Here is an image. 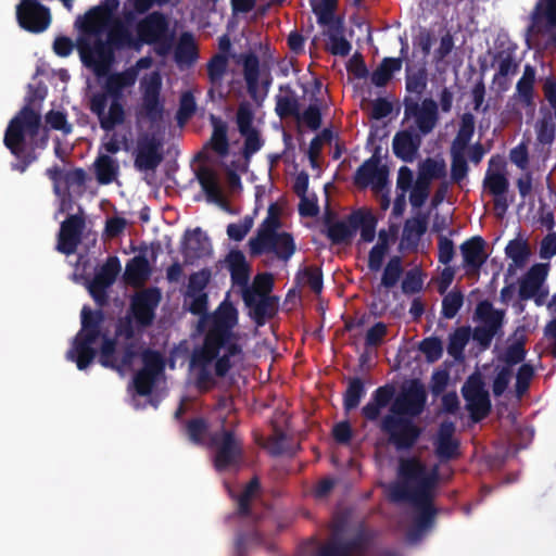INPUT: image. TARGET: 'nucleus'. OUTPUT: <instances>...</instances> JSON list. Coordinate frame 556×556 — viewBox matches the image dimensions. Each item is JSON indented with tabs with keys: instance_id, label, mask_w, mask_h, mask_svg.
Returning a JSON list of instances; mask_svg holds the SVG:
<instances>
[{
	"instance_id": "obj_21",
	"label": "nucleus",
	"mask_w": 556,
	"mask_h": 556,
	"mask_svg": "<svg viewBox=\"0 0 556 556\" xmlns=\"http://www.w3.org/2000/svg\"><path fill=\"white\" fill-rule=\"evenodd\" d=\"M212 245L207 236L200 229L187 232L184 242V256L197 260L210 255Z\"/></svg>"
},
{
	"instance_id": "obj_5",
	"label": "nucleus",
	"mask_w": 556,
	"mask_h": 556,
	"mask_svg": "<svg viewBox=\"0 0 556 556\" xmlns=\"http://www.w3.org/2000/svg\"><path fill=\"white\" fill-rule=\"evenodd\" d=\"M400 482L390 486V500L395 503L408 502L415 508L410 536L417 538L435 523L438 509L433 505L434 490L439 482V467L430 470L417 457L402 458L399 463Z\"/></svg>"
},
{
	"instance_id": "obj_54",
	"label": "nucleus",
	"mask_w": 556,
	"mask_h": 556,
	"mask_svg": "<svg viewBox=\"0 0 556 556\" xmlns=\"http://www.w3.org/2000/svg\"><path fill=\"white\" fill-rule=\"evenodd\" d=\"M520 282V295L522 299L532 298H544L547 295V291L543 290V283L545 280H517Z\"/></svg>"
},
{
	"instance_id": "obj_8",
	"label": "nucleus",
	"mask_w": 556,
	"mask_h": 556,
	"mask_svg": "<svg viewBox=\"0 0 556 556\" xmlns=\"http://www.w3.org/2000/svg\"><path fill=\"white\" fill-rule=\"evenodd\" d=\"M215 447L214 466L224 471L237 467L243 459V443L232 430L223 429L212 438Z\"/></svg>"
},
{
	"instance_id": "obj_13",
	"label": "nucleus",
	"mask_w": 556,
	"mask_h": 556,
	"mask_svg": "<svg viewBox=\"0 0 556 556\" xmlns=\"http://www.w3.org/2000/svg\"><path fill=\"white\" fill-rule=\"evenodd\" d=\"M142 100L139 114L155 119L160 117L162 104L160 101L161 77L156 72L144 76L140 83Z\"/></svg>"
},
{
	"instance_id": "obj_26",
	"label": "nucleus",
	"mask_w": 556,
	"mask_h": 556,
	"mask_svg": "<svg viewBox=\"0 0 556 556\" xmlns=\"http://www.w3.org/2000/svg\"><path fill=\"white\" fill-rule=\"evenodd\" d=\"M181 432L194 445H203L210 430V424L204 417H194L181 422Z\"/></svg>"
},
{
	"instance_id": "obj_45",
	"label": "nucleus",
	"mask_w": 556,
	"mask_h": 556,
	"mask_svg": "<svg viewBox=\"0 0 556 556\" xmlns=\"http://www.w3.org/2000/svg\"><path fill=\"white\" fill-rule=\"evenodd\" d=\"M473 128L475 121L472 115L465 114L462 118V126L459 128L458 135L453 143V151H463L466 148L473 134Z\"/></svg>"
},
{
	"instance_id": "obj_62",
	"label": "nucleus",
	"mask_w": 556,
	"mask_h": 556,
	"mask_svg": "<svg viewBox=\"0 0 556 556\" xmlns=\"http://www.w3.org/2000/svg\"><path fill=\"white\" fill-rule=\"evenodd\" d=\"M237 123L240 131H248L251 129L256 128L253 125V112L252 108L248 103H242L239 106L238 113H237Z\"/></svg>"
},
{
	"instance_id": "obj_18",
	"label": "nucleus",
	"mask_w": 556,
	"mask_h": 556,
	"mask_svg": "<svg viewBox=\"0 0 556 556\" xmlns=\"http://www.w3.org/2000/svg\"><path fill=\"white\" fill-rule=\"evenodd\" d=\"M460 252L463 264L467 268V274H478V269L488 257L485 242L480 237H473L460 245Z\"/></svg>"
},
{
	"instance_id": "obj_10",
	"label": "nucleus",
	"mask_w": 556,
	"mask_h": 556,
	"mask_svg": "<svg viewBox=\"0 0 556 556\" xmlns=\"http://www.w3.org/2000/svg\"><path fill=\"white\" fill-rule=\"evenodd\" d=\"M161 301L159 289H147L135 294L127 312L135 318L139 332L150 327L155 318V309Z\"/></svg>"
},
{
	"instance_id": "obj_57",
	"label": "nucleus",
	"mask_w": 556,
	"mask_h": 556,
	"mask_svg": "<svg viewBox=\"0 0 556 556\" xmlns=\"http://www.w3.org/2000/svg\"><path fill=\"white\" fill-rule=\"evenodd\" d=\"M387 333H388L387 325L382 321L376 323L366 332L365 345L367 348H377V346L381 345Z\"/></svg>"
},
{
	"instance_id": "obj_28",
	"label": "nucleus",
	"mask_w": 556,
	"mask_h": 556,
	"mask_svg": "<svg viewBox=\"0 0 556 556\" xmlns=\"http://www.w3.org/2000/svg\"><path fill=\"white\" fill-rule=\"evenodd\" d=\"M366 394L365 383L359 377H351L348 380V387L343 393V408L351 412L358 407L362 399Z\"/></svg>"
},
{
	"instance_id": "obj_39",
	"label": "nucleus",
	"mask_w": 556,
	"mask_h": 556,
	"mask_svg": "<svg viewBox=\"0 0 556 556\" xmlns=\"http://www.w3.org/2000/svg\"><path fill=\"white\" fill-rule=\"evenodd\" d=\"M401 68L399 59H386L381 65L374 72L371 80L376 86L386 85L392 74Z\"/></svg>"
},
{
	"instance_id": "obj_2",
	"label": "nucleus",
	"mask_w": 556,
	"mask_h": 556,
	"mask_svg": "<svg viewBox=\"0 0 556 556\" xmlns=\"http://www.w3.org/2000/svg\"><path fill=\"white\" fill-rule=\"evenodd\" d=\"M118 7L119 0H102L76 21L80 28L77 45L83 61L98 76L106 74L113 61L114 48L153 42L165 30L163 16L153 13L137 25L134 35L129 28L130 23H124L116 16Z\"/></svg>"
},
{
	"instance_id": "obj_37",
	"label": "nucleus",
	"mask_w": 556,
	"mask_h": 556,
	"mask_svg": "<svg viewBox=\"0 0 556 556\" xmlns=\"http://www.w3.org/2000/svg\"><path fill=\"white\" fill-rule=\"evenodd\" d=\"M89 291L98 306L102 307L108 304V289L111 288L116 280H81Z\"/></svg>"
},
{
	"instance_id": "obj_20",
	"label": "nucleus",
	"mask_w": 556,
	"mask_h": 556,
	"mask_svg": "<svg viewBox=\"0 0 556 556\" xmlns=\"http://www.w3.org/2000/svg\"><path fill=\"white\" fill-rule=\"evenodd\" d=\"M511 339L513 342H510L507 345L504 353L500 356L498 359L504 363V366L513 369L514 366L522 363L527 355V336L525 327H517L511 336Z\"/></svg>"
},
{
	"instance_id": "obj_7",
	"label": "nucleus",
	"mask_w": 556,
	"mask_h": 556,
	"mask_svg": "<svg viewBox=\"0 0 556 556\" xmlns=\"http://www.w3.org/2000/svg\"><path fill=\"white\" fill-rule=\"evenodd\" d=\"M275 280H232L240 287L249 316L262 327L278 313L279 298L271 294Z\"/></svg>"
},
{
	"instance_id": "obj_22",
	"label": "nucleus",
	"mask_w": 556,
	"mask_h": 556,
	"mask_svg": "<svg viewBox=\"0 0 556 556\" xmlns=\"http://www.w3.org/2000/svg\"><path fill=\"white\" fill-rule=\"evenodd\" d=\"M157 143L154 138L142 136L138 140L135 165L139 169H152L160 163Z\"/></svg>"
},
{
	"instance_id": "obj_47",
	"label": "nucleus",
	"mask_w": 556,
	"mask_h": 556,
	"mask_svg": "<svg viewBox=\"0 0 556 556\" xmlns=\"http://www.w3.org/2000/svg\"><path fill=\"white\" fill-rule=\"evenodd\" d=\"M536 139L540 143L549 144L555 137V124L551 114H545L535 126Z\"/></svg>"
},
{
	"instance_id": "obj_27",
	"label": "nucleus",
	"mask_w": 556,
	"mask_h": 556,
	"mask_svg": "<svg viewBox=\"0 0 556 556\" xmlns=\"http://www.w3.org/2000/svg\"><path fill=\"white\" fill-rule=\"evenodd\" d=\"M416 125L424 134L431 131L437 124V103L426 99L421 102L415 113Z\"/></svg>"
},
{
	"instance_id": "obj_49",
	"label": "nucleus",
	"mask_w": 556,
	"mask_h": 556,
	"mask_svg": "<svg viewBox=\"0 0 556 556\" xmlns=\"http://www.w3.org/2000/svg\"><path fill=\"white\" fill-rule=\"evenodd\" d=\"M534 377V368L530 364H522L516 374L515 389L519 397H521L528 390L532 378Z\"/></svg>"
},
{
	"instance_id": "obj_64",
	"label": "nucleus",
	"mask_w": 556,
	"mask_h": 556,
	"mask_svg": "<svg viewBox=\"0 0 556 556\" xmlns=\"http://www.w3.org/2000/svg\"><path fill=\"white\" fill-rule=\"evenodd\" d=\"M538 14L556 26V0H541L538 4Z\"/></svg>"
},
{
	"instance_id": "obj_40",
	"label": "nucleus",
	"mask_w": 556,
	"mask_h": 556,
	"mask_svg": "<svg viewBox=\"0 0 556 556\" xmlns=\"http://www.w3.org/2000/svg\"><path fill=\"white\" fill-rule=\"evenodd\" d=\"M213 134L211 137L210 144L213 150L219 154H225L228 149V141L226 137L227 127L222 121L212 117Z\"/></svg>"
},
{
	"instance_id": "obj_19",
	"label": "nucleus",
	"mask_w": 556,
	"mask_h": 556,
	"mask_svg": "<svg viewBox=\"0 0 556 556\" xmlns=\"http://www.w3.org/2000/svg\"><path fill=\"white\" fill-rule=\"evenodd\" d=\"M388 173L383 167H379L377 162L369 160L357 170L355 182L359 187L371 186L376 192H380L387 185Z\"/></svg>"
},
{
	"instance_id": "obj_12",
	"label": "nucleus",
	"mask_w": 556,
	"mask_h": 556,
	"mask_svg": "<svg viewBox=\"0 0 556 556\" xmlns=\"http://www.w3.org/2000/svg\"><path fill=\"white\" fill-rule=\"evenodd\" d=\"M39 115L29 109H24L8 127L4 142L13 152L18 148L23 136L29 134L34 136L39 126Z\"/></svg>"
},
{
	"instance_id": "obj_44",
	"label": "nucleus",
	"mask_w": 556,
	"mask_h": 556,
	"mask_svg": "<svg viewBox=\"0 0 556 556\" xmlns=\"http://www.w3.org/2000/svg\"><path fill=\"white\" fill-rule=\"evenodd\" d=\"M142 370L160 376L164 371V359L160 352L147 349L141 354Z\"/></svg>"
},
{
	"instance_id": "obj_11",
	"label": "nucleus",
	"mask_w": 556,
	"mask_h": 556,
	"mask_svg": "<svg viewBox=\"0 0 556 556\" xmlns=\"http://www.w3.org/2000/svg\"><path fill=\"white\" fill-rule=\"evenodd\" d=\"M90 109L98 116L100 126L105 130L124 124L126 119V111L121 101L105 93L94 94L90 102Z\"/></svg>"
},
{
	"instance_id": "obj_25",
	"label": "nucleus",
	"mask_w": 556,
	"mask_h": 556,
	"mask_svg": "<svg viewBox=\"0 0 556 556\" xmlns=\"http://www.w3.org/2000/svg\"><path fill=\"white\" fill-rule=\"evenodd\" d=\"M199 181L206 193L207 198L215 203L222 204L224 203V193L220 185L219 175L207 167L202 168L199 172Z\"/></svg>"
},
{
	"instance_id": "obj_48",
	"label": "nucleus",
	"mask_w": 556,
	"mask_h": 556,
	"mask_svg": "<svg viewBox=\"0 0 556 556\" xmlns=\"http://www.w3.org/2000/svg\"><path fill=\"white\" fill-rule=\"evenodd\" d=\"M534 79L535 71L530 65H527L525 67L522 77L517 84V93L527 103L530 101L532 96Z\"/></svg>"
},
{
	"instance_id": "obj_60",
	"label": "nucleus",
	"mask_w": 556,
	"mask_h": 556,
	"mask_svg": "<svg viewBox=\"0 0 556 556\" xmlns=\"http://www.w3.org/2000/svg\"><path fill=\"white\" fill-rule=\"evenodd\" d=\"M276 111L281 117L299 116L300 108L296 100L289 96L279 97L277 100Z\"/></svg>"
},
{
	"instance_id": "obj_31",
	"label": "nucleus",
	"mask_w": 556,
	"mask_h": 556,
	"mask_svg": "<svg viewBox=\"0 0 556 556\" xmlns=\"http://www.w3.org/2000/svg\"><path fill=\"white\" fill-rule=\"evenodd\" d=\"M352 214L334 222L328 227V236L334 243L349 242L355 235V223H352Z\"/></svg>"
},
{
	"instance_id": "obj_46",
	"label": "nucleus",
	"mask_w": 556,
	"mask_h": 556,
	"mask_svg": "<svg viewBox=\"0 0 556 556\" xmlns=\"http://www.w3.org/2000/svg\"><path fill=\"white\" fill-rule=\"evenodd\" d=\"M159 376L139 369L134 376V387L141 396L151 394Z\"/></svg>"
},
{
	"instance_id": "obj_17",
	"label": "nucleus",
	"mask_w": 556,
	"mask_h": 556,
	"mask_svg": "<svg viewBox=\"0 0 556 556\" xmlns=\"http://www.w3.org/2000/svg\"><path fill=\"white\" fill-rule=\"evenodd\" d=\"M396 186L404 194L410 190L409 201L414 206H421L428 198L429 184L424 178L414 180L413 172L406 166L399 169Z\"/></svg>"
},
{
	"instance_id": "obj_14",
	"label": "nucleus",
	"mask_w": 556,
	"mask_h": 556,
	"mask_svg": "<svg viewBox=\"0 0 556 556\" xmlns=\"http://www.w3.org/2000/svg\"><path fill=\"white\" fill-rule=\"evenodd\" d=\"M17 18L22 27L35 33L45 30L51 21L45 7L29 0L17 7Z\"/></svg>"
},
{
	"instance_id": "obj_38",
	"label": "nucleus",
	"mask_w": 556,
	"mask_h": 556,
	"mask_svg": "<svg viewBox=\"0 0 556 556\" xmlns=\"http://www.w3.org/2000/svg\"><path fill=\"white\" fill-rule=\"evenodd\" d=\"M464 303V294L460 290L454 289L444 295L442 300L441 314L444 318H454Z\"/></svg>"
},
{
	"instance_id": "obj_53",
	"label": "nucleus",
	"mask_w": 556,
	"mask_h": 556,
	"mask_svg": "<svg viewBox=\"0 0 556 556\" xmlns=\"http://www.w3.org/2000/svg\"><path fill=\"white\" fill-rule=\"evenodd\" d=\"M262 535L256 529L249 532H240L235 541V552L237 556H243L249 544H261Z\"/></svg>"
},
{
	"instance_id": "obj_6",
	"label": "nucleus",
	"mask_w": 556,
	"mask_h": 556,
	"mask_svg": "<svg viewBox=\"0 0 556 556\" xmlns=\"http://www.w3.org/2000/svg\"><path fill=\"white\" fill-rule=\"evenodd\" d=\"M279 213L276 205H270L267 217L262 223L257 235L249 240L252 255L273 252L281 260H288L295 252L293 238L280 231Z\"/></svg>"
},
{
	"instance_id": "obj_35",
	"label": "nucleus",
	"mask_w": 556,
	"mask_h": 556,
	"mask_svg": "<svg viewBox=\"0 0 556 556\" xmlns=\"http://www.w3.org/2000/svg\"><path fill=\"white\" fill-rule=\"evenodd\" d=\"M94 169L99 182L110 184L117 176L118 164L113 156L101 154L94 162Z\"/></svg>"
},
{
	"instance_id": "obj_41",
	"label": "nucleus",
	"mask_w": 556,
	"mask_h": 556,
	"mask_svg": "<svg viewBox=\"0 0 556 556\" xmlns=\"http://www.w3.org/2000/svg\"><path fill=\"white\" fill-rule=\"evenodd\" d=\"M355 551L348 541H333L319 549L318 556H352ZM384 556H400L397 553L388 552Z\"/></svg>"
},
{
	"instance_id": "obj_9",
	"label": "nucleus",
	"mask_w": 556,
	"mask_h": 556,
	"mask_svg": "<svg viewBox=\"0 0 556 556\" xmlns=\"http://www.w3.org/2000/svg\"><path fill=\"white\" fill-rule=\"evenodd\" d=\"M463 397L466 401V408L473 422H480L489 416L492 403L484 382L478 375L470 376L462 388Z\"/></svg>"
},
{
	"instance_id": "obj_24",
	"label": "nucleus",
	"mask_w": 556,
	"mask_h": 556,
	"mask_svg": "<svg viewBox=\"0 0 556 556\" xmlns=\"http://www.w3.org/2000/svg\"><path fill=\"white\" fill-rule=\"evenodd\" d=\"M420 139L410 131L403 130L393 138V151L404 161H412L419 148Z\"/></svg>"
},
{
	"instance_id": "obj_15",
	"label": "nucleus",
	"mask_w": 556,
	"mask_h": 556,
	"mask_svg": "<svg viewBox=\"0 0 556 556\" xmlns=\"http://www.w3.org/2000/svg\"><path fill=\"white\" fill-rule=\"evenodd\" d=\"M455 424L443 421L440 424L437 439L434 441V453L441 463L455 459L459 456L460 442L454 438Z\"/></svg>"
},
{
	"instance_id": "obj_43",
	"label": "nucleus",
	"mask_w": 556,
	"mask_h": 556,
	"mask_svg": "<svg viewBox=\"0 0 556 556\" xmlns=\"http://www.w3.org/2000/svg\"><path fill=\"white\" fill-rule=\"evenodd\" d=\"M228 60L225 55L218 54L207 65L208 77L211 84L218 88L222 86L223 79L227 71Z\"/></svg>"
},
{
	"instance_id": "obj_42",
	"label": "nucleus",
	"mask_w": 556,
	"mask_h": 556,
	"mask_svg": "<svg viewBox=\"0 0 556 556\" xmlns=\"http://www.w3.org/2000/svg\"><path fill=\"white\" fill-rule=\"evenodd\" d=\"M419 351L425 355L428 363H434L442 357L443 344L438 337L425 338L418 346Z\"/></svg>"
},
{
	"instance_id": "obj_29",
	"label": "nucleus",
	"mask_w": 556,
	"mask_h": 556,
	"mask_svg": "<svg viewBox=\"0 0 556 556\" xmlns=\"http://www.w3.org/2000/svg\"><path fill=\"white\" fill-rule=\"evenodd\" d=\"M352 223H355V231L359 229L361 239L365 242L372 241L376 232V217L370 211L359 210L352 213Z\"/></svg>"
},
{
	"instance_id": "obj_36",
	"label": "nucleus",
	"mask_w": 556,
	"mask_h": 556,
	"mask_svg": "<svg viewBox=\"0 0 556 556\" xmlns=\"http://www.w3.org/2000/svg\"><path fill=\"white\" fill-rule=\"evenodd\" d=\"M392 241V237L389 236L386 231L379 232L378 241L369 253L368 266L371 269L377 270L381 267L383 257Z\"/></svg>"
},
{
	"instance_id": "obj_30",
	"label": "nucleus",
	"mask_w": 556,
	"mask_h": 556,
	"mask_svg": "<svg viewBox=\"0 0 556 556\" xmlns=\"http://www.w3.org/2000/svg\"><path fill=\"white\" fill-rule=\"evenodd\" d=\"M476 315L483 326L498 332L503 324V313L493 307L489 301H482L477 305Z\"/></svg>"
},
{
	"instance_id": "obj_4",
	"label": "nucleus",
	"mask_w": 556,
	"mask_h": 556,
	"mask_svg": "<svg viewBox=\"0 0 556 556\" xmlns=\"http://www.w3.org/2000/svg\"><path fill=\"white\" fill-rule=\"evenodd\" d=\"M392 383L378 387L362 407V416L370 422L380 419V430L388 435L396 451H409L418 442L422 429L415 424L427 404V392L421 382L413 380L395 395Z\"/></svg>"
},
{
	"instance_id": "obj_33",
	"label": "nucleus",
	"mask_w": 556,
	"mask_h": 556,
	"mask_svg": "<svg viewBox=\"0 0 556 556\" xmlns=\"http://www.w3.org/2000/svg\"><path fill=\"white\" fill-rule=\"evenodd\" d=\"M505 253L513 262L510 266L521 268L526 265L531 252L528 242L523 238L518 237L508 242Z\"/></svg>"
},
{
	"instance_id": "obj_16",
	"label": "nucleus",
	"mask_w": 556,
	"mask_h": 556,
	"mask_svg": "<svg viewBox=\"0 0 556 556\" xmlns=\"http://www.w3.org/2000/svg\"><path fill=\"white\" fill-rule=\"evenodd\" d=\"M85 222L81 215H71L61 225L56 249L63 254L75 253Z\"/></svg>"
},
{
	"instance_id": "obj_23",
	"label": "nucleus",
	"mask_w": 556,
	"mask_h": 556,
	"mask_svg": "<svg viewBox=\"0 0 556 556\" xmlns=\"http://www.w3.org/2000/svg\"><path fill=\"white\" fill-rule=\"evenodd\" d=\"M137 76L138 71L135 67L109 75L103 85L106 91L105 94L117 98L125 89L136 83Z\"/></svg>"
},
{
	"instance_id": "obj_3",
	"label": "nucleus",
	"mask_w": 556,
	"mask_h": 556,
	"mask_svg": "<svg viewBox=\"0 0 556 556\" xmlns=\"http://www.w3.org/2000/svg\"><path fill=\"white\" fill-rule=\"evenodd\" d=\"M104 314L84 305L80 312V330L73 339L66 358L74 362L79 370H85L99 353V363L104 368L123 372L132 366L139 355V345L132 339L136 336L135 318L126 312L115 325V337L102 333Z\"/></svg>"
},
{
	"instance_id": "obj_59",
	"label": "nucleus",
	"mask_w": 556,
	"mask_h": 556,
	"mask_svg": "<svg viewBox=\"0 0 556 556\" xmlns=\"http://www.w3.org/2000/svg\"><path fill=\"white\" fill-rule=\"evenodd\" d=\"M298 121L309 128L316 129L320 125V112L317 103L309 104L303 112H299Z\"/></svg>"
},
{
	"instance_id": "obj_32",
	"label": "nucleus",
	"mask_w": 556,
	"mask_h": 556,
	"mask_svg": "<svg viewBox=\"0 0 556 556\" xmlns=\"http://www.w3.org/2000/svg\"><path fill=\"white\" fill-rule=\"evenodd\" d=\"M48 175L54 184V192L58 195L65 192L70 182L77 181L80 184L84 180V172L80 169L64 172L58 168H51L48 170Z\"/></svg>"
},
{
	"instance_id": "obj_51",
	"label": "nucleus",
	"mask_w": 556,
	"mask_h": 556,
	"mask_svg": "<svg viewBox=\"0 0 556 556\" xmlns=\"http://www.w3.org/2000/svg\"><path fill=\"white\" fill-rule=\"evenodd\" d=\"M150 274V263L143 255L135 256L126 266V278H144Z\"/></svg>"
},
{
	"instance_id": "obj_61",
	"label": "nucleus",
	"mask_w": 556,
	"mask_h": 556,
	"mask_svg": "<svg viewBox=\"0 0 556 556\" xmlns=\"http://www.w3.org/2000/svg\"><path fill=\"white\" fill-rule=\"evenodd\" d=\"M252 226H253L252 218L247 216L238 223L230 224L227 227V235L229 236V238H231L236 241H240L250 231Z\"/></svg>"
},
{
	"instance_id": "obj_63",
	"label": "nucleus",
	"mask_w": 556,
	"mask_h": 556,
	"mask_svg": "<svg viewBox=\"0 0 556 556\" xmlns=\"http://www.w3.org/2000/svg\"><path fill=\"white\" fill-rule=\"evenodd\" d=\"M442 169L443 166L439 162L427 160L420 165L417 178H424L425 182L430 184V180L439 176Z\"/></svg>"
},
{
	"instance_id": "obj_34",
	"label": "nucleus",
	"mask_w": 556,
	"mask_h": 556,
	"mask_svg": "<svg viewBox=\"0 0 556 556\" xmlns=\"http://www.w3.org/2000/svg\"><path fill=\"white\" fill-rule=\"evenodd\" d=\"M223 265L228 269L231 278H248L250 275V265L244 254L238 250L230 251Z\"/></svg>"
},
{
	"instance_id": "obj_52",
	"label": "nucleus",
	"mask_w": 556,
	"mask_h": 556,
	"mask_svg": "<svg viewBox=\"0 0 556 556\" xmlns=\"http://www.w3.org/2000/svg\"><path fill=\"white\" fill-rule=\"evenodd\" d=\"M468 339L469 336L466 330L457 329L448 338L447 353L456 359L459 358L463 355Z\"/></svg>"
},
{
	"instance_id": "obj_58",
	"label": "nucleus",
	"mask_w": 556,
	"mask_h": 556,
	"mask_svg": "<svg viewBox=\"0 0 556 556\" xmlns=\"http://www.w3.org/2000/svg\"><path fill=\"white\" fill-rule=\"evenodd\" d=\"M245 80L251 93H256L258 81V64L255 58H248L244 62Z\"/></svg>"
},
{
	"instance_id": "obj_56",
	"label": "nucleus",
	"mask_w": 556,
	"mask_h": 556,
	"mask_svg": "<svg viewBox=\"0 0 556 556\" xmlns=\"http://www.w3.org/2000/svg\"><path fill=\"white\" fill-rule=\"evenodd\" d=\"M157 0H128L123 10L124 23H130L134 20V11L136 13H143L148 11Z\"/></svg>"
},
{
	"instance_id": "obj_1",
	"label": "nucleus",
	"mask_w": 556,
	"mask_h": 556,
	"mask_svg": "<svg viewBox=\"0 0 556 556\" xmlns=\"http://www.w3.org/2000/svg\"><path fill=\"white\" fill-rule=\"evenodd\" d=\"M211 280H189L188 309L199 316L194 333L202 336V343L192 349L189 369L200 392H208L217 384L215 378H225L233 367L232 358L241 356L242 346L235 331L239 312L228 295L208 312V296L203 289Z\"/></svg>"
},
{
	"instance_id": "obj_55",
	"label": "nucleus",
	"mask_w": 556,
	"mask_h": 556,
	"mask_svg": "<svg viewBox=\"0 0 556 556\" xmlns=\"http://www.w3.org/2000/svg\"><path fill=\"white\" fill-rule=\"evenodd\" d=\"M484 184L490 192L496 197L503 195L508 187V181L501 172H489Z\"/></svg>"
},
{
	"instance_id": "obj_50",
	"label": "nucleus",
	"mask_w": 556,
	"mask_h": 556,
	"mask_svg": "<svg viewBox=\"0 0 556 556\" xmlns=\"http://www.w3.org/2000/svg\"><path fill=\"white\" fill-rule=\"evenodd\" d=\"M513 377V369L506 366H497L496 375L492 383V392L494 396L500 397L504 394L509 386Z\"/></svg>"
}]
</instances>
